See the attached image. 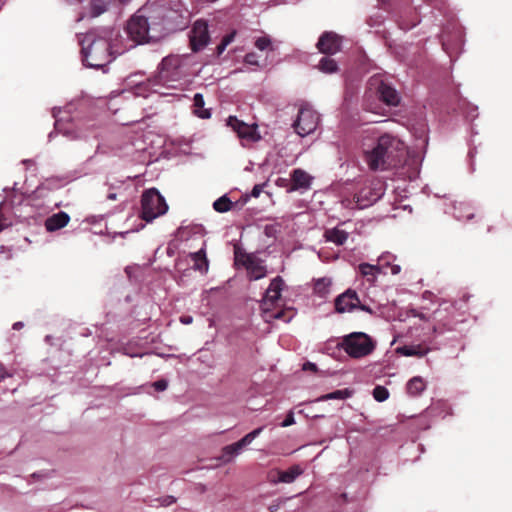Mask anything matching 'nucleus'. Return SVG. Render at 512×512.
<instances>
[{
    "mask_svg": "<svg viewBox=\"0 0 512 512\" xmlns=\"http://www.w3.org/2000/svg\"><path fill=\"white\" fill-rule=\"evenodd\" d=\"M81 45L82 63L87 68L102 69L109 64L116 55L128 50L122 46V36L116 29L109 27L97 28L86 34H77Z\"/></svg>",
    "mask_w": 512,
    "mask_h": 512,
    "instance_id": "f03ea898",
    "label": "nucleus"
},
{
    "mask_svg": "<svg viewBox=\"0 0 512 512\" xmlns=\"http://www.w3.org/2000/svg\"><path fill=\"white\" fill-rule=\"evenodd\" d=\"M295 423V418L293 412H289L286 418L281 423L282 427H289Z\"/></svg>",
    "mask_w": 512,
    "mask_h": 512,
    "instance_id": "79ce46f5",
    "label": "nucleus"
},
{
    "mask_svg": "<svg viewBox=\"0 0 512 512\" xmlns=\"http://www.w3.org/2000/svg\"><path fill=\"white\" fill-rule=\"evenodd\" d=\"M367 109L370 111H374V109L371 106H367Z\"/></svg>",
    "mask_w": 512,
    "mask_h": 512,
    "instance_id": "052dcab7",
    "label": "nucleus"
},
{
    "mask_svg": "<svg viewBox=\"0 0 512 512\" xmlns=\"http://www.w3.org/2000/svg\"><path fill=\"white\" fill-rule=\"evenodd\" d=\"M433 348H435V346L427 347V346H424L421 344L405 345V346L398 347L396 349V352L402 356H407V357H410V356L423 357Z\"/></svg>",
    "mask_w": 512,
    "mask_h": 512,
    "instance_id": "393cba45",
    "label": "nucleus"
},
{
    "mask_svg": "<svg viewBox=\"0 0 512 512\" xmlns=\"http://www.w3.org/2000/svg\"><path fill=\"white\" fill-rule=\"evenodd\" d=\"M264 427H259L254 429L253 431L246 434L243 438H241L239 441H237L238 446L243 449L244 447L248 446L253 442V440L260 435V433L263 431Z\"/></svg>",
    "mask_w": 512,
    "mask_h": 512,
    "instance_id": "c9c22d12",
    "label": "nucleus"
},
{
    "mask_svg": "<svg viewBox=\"0 0 512 512\" xmlns=\"http://www.w3.org/2000/svg\"><path fill=\"white\" fill-rule=\"evenodd\" d=\"M283 287L284 280L282 277L276 276L274 279H272L265 291L262 306L266 322H271L272 320H281L284 323H289L296 315V311L293 308L280 309L275 311H272L269 308V306L274 305V303L279 300Z\"/></svg>",
    "mask_w": 512,
    "mask_h": 512,
    "instance_id": "39448f33",
    "label": "nucleus"
},
{
    "mask_svg": "<svg viewBox=\"0 0 512 512\" xmlns=\"http://www.w3.org/2000/svg\"><path fill=\"white\" fill-rule=\"evenodd\" d=\"M213 208L219 213L228 212L232 208V201L227 195H223L214 201Z\"/></svg>",
    "mask_w": 512,
    "mask_h": 512,
    "instance_id": "72a5a7b5",
    "label": "nucleus"
},
{
    "mask_svg": "<svg viewBox=\"0 0 512 512\" xmlns=\"http://www.w3.org/2000/svg\"><path fill=\"white\" fill-rule=\"evenodd\" d=\"M242 449L238 446L237 442L223 447L219 460L223 463L231 462L235 457L241 453Z\"/></svg>",
    "mask_w": 512,
    "mask_h": 512,
    "instance_id": "c756f323",
    "label": "nucleus"
},
{
    "mask_svg": "<svg viewBox=\"0 0 512 512\" xmlns=\"http://www.w3.org/2000/svg\"><path fill=\"white\" fill-rule=\"evenodd\" d=\"M400 271H401V267H400V265L395 264V265H391V266H390V272H391L393 275H396V274L400 273Z\"/></svg>",
    "mask_w": 512,
    "mask_h": 512,
    "instance_id": "8fccbe9b",
    "label": "nucleus"
},
{
    "mask_svg": "<svg viewBox=\"0 0 512 512\" xmlns=\"http://www.w3.org/2000/svg\"><path fill=\"white\" fill-rule=\"evenodd\" d=\"M69 111H63L60 107L52 109V115L55 118L54 131L49 134V140L54 133L62 134L70 140L78 139L82 134L76 128V125L69 118Z\"/></svg>",
    "mask_w": 512,
    "mask_h": 512,
    "instance_id": "9b49d317",
    "label": "nucleus"
},
{
    "mask_svg": "<svg viewBox=\"0 0 512 512\" xmlns=\"http://www.w3.org/2000/svg\"><path fill=\"white\" fill-rule=\"evenodd\" d=\"M317 48L323 54L333 55L341 49V38L333 32H324L318 42Z\"/></svg>",
    "mask_w": 512,
    "mask_h": 512,
    "instance_id": "a211bd4d",
    "label": "nucleus"
},
{
    "mask_svg": "<svg viewBox=\"0 0 512 512\" xmlns=\"http://www.w3.org/2000/svg\"><path fill=\"white\" fill-rule=\"evenodd\" d=\"M180 13L167 0H149L128 21L122 46L128 50L148 41H158L177 24Z\"/></svg>",
    "mask_w": 512,
    "mask_h": 512,
    "instance_id": "f257e3e1",
    "label": "nucleus"
},
{
    "mask_svg": "<svg viewBox=\"0 0 512 512\" xmlns=\"http://www.w3.org/2000/svg\"><path fill=\"white\" fill-rule=\"evenodd\" d=\"M23 327H24V323H23V322H21V321L15 322V323L13 324V329H14V330H20V329H21V328H23Z\"/></svg>",
    "mask_w": 512,
    "mask_h": 512,
    "instance_id": "603ef678",
    "label": "nucleus"
},
{
    "mask_svg": "<svg viewBox=\"0 0 512 512\" xmlns=\"http://www.w3.org/2000/svg\"><path fill=\"white\" fill-rule=\"evenodd\" d=\"M337 346L344 350L351 358L360 359L374 351L376 342L364 332H352L345 335Z\"/></svg>",
    "mask_w": 512,
    "mask_h": 512,
    "instance_id": "423d86ee",
    "label": "nucleus"
},
{
    "mask_svg": "<svg viewBox=\"0 0 512 512\" xmlns=\"http://www.w3.org/2000/svg\"><path fill=\"white\" fill-rule=\"evenodd\" d=\"M436 319L438 321V324L433 327V332L436 335H441L445 331H452L455 329L456 322L445 321L441 316L440 310L436 312Z\"/></svg>",
    "mask_w": 512,
    "mask_h": 512,
    "instance_id": "7c9ffc66",
    "label": "nucleus"
},
{
    "mask_svg": "<svg viewBox=\"0 0 512 512\" xmlns=\"http://www.w3.org/2000/svg\"><path fill=\"white\" fill-rule=\"evenodd\" d=\"M152 386L156 391L162 392L165 391L168 387V382L165 379H160L158 381H155Z\"/></svg>",
    "mask_w": 512,
    "mask_h": 512,
    "instance_id": "ea45409f",
    "label": "nucleus"
},
{
    "mask_svg": "<svg viewBox=\"0 0 512 512\" xmlns=\"http://www.w3.org/2000/svg\"><path fill=\"white\" fill-rule=\"evenodd\" d=\"M368 92H374L385 105L390 107H397L401 102L400 93L379 75L369 79Z\"/></svg>",
    "mask_w": 512,
    "mask_h": 512,
    "instance_id": "9d476101",
    "label": "nucleus"
},
{
    "mask_svg": "<svg viewBox=\"0 0 512 512\" xmlns=\"http://www.w3.org/2000/svg\"><path fill=\"white\" fill-rule=\"evenodd\" d=\"M111 0H91V16L97 17L107 10Z\"/></svg>",
    "mask_w": 512,
    "mask_h": 512,
    "instance_id": "f704fd0d",
    "label": "nucleus"
},
{
    "mask_svg": "<svg viewBox=\"0 0 512 512\" xmlns=\"http://www.w3.org/2000/svg\"><path fill=\"white\" fill-rule=\"evenodd\" d=\"M352 396V391L349 389L335 390L331 393L320 396L317 401H328V400H345Z\"/></svg>",
    "mask_w": 512,
    "mask_h": 512,
    "instance_id": "2f4dec72",
    "label": "nucleus"
},
{
    "mask_svg": "<svg viewBox=\"0 0 512 512\" xmlns=\"http://www.w3.org/2000/svg\"><path fill=\"white\" fill-rule=\"evenodd\" d=\"M189 55H168L162 59L157 73L149 81L154 92L160 93L158 87L176 88L181 81L193 74Z\"/></svg>",
    "mask_w": 512,
    "mask_h": 512,
    "instance_id": "20e7f679",
    "label": "nucleus"
},
{
    "mask_svg": "<svg viewBox=\"0 0 512 512\" xmlns=\"http://www.w3.org/2000/svg\"><path fill=\"white\" fill-rule=\"evenodd\" d=\"M189 38L193 52L203 50L210 42L208 23L202 19L195 21L190 31Z\"/></svg>",
    "mask_w": 512,
    "mask_h": 512,
    "instance_id": "2eb2a0df",
    "label": "nucleus"
},
{
    "mask_svg": "<svg viewBox=\"0 0 512 512\" xmlns=\"http://www.w3.org/2000/svg\"><path fill=\"white\" fill-rule=\"evenodd\" d=\"M319 70L324 73H334L338 69L336 61L329 57H322L318 64Z\"/></svg>",
    "mask_w": 512,
    "mask_h": 512,
    "instance_id": "473e14b6",
    "label": "nucleus"
},
{
    "mask_svg": "<svg viewBox=\"0 0 512 512\" xmlns=\"http://www.w3.org/2000/svg\"><path fill=\"white\" fill-rule=\"evenodd\" d=\"M264 185L265 184H256L253 188H252V191L250 193V196L251 197H254V198H257L260 196V194L262 193L263 191V188H264Z\"/></svg>",
    "mask_w": 512,
    "mask_h": 512,
    "instance_id": "37998d69",
    "label": "nucleus"
},
{
    "mask_svg": "<svg viewBox=\"0 0 512 512\" xmlns=\"http://www.w3.org/2000/svg\"><path fill=\"white\" fill-rule=\"evenodd\" d=\"M279 506H280V503L275 504V505H271V506H269V510H270L271 512L277 511V509L279 508Z\"/></svg>",
    "mask_w": 512,
    "mask_h": 512,
    "instance_id": "4d7b16f0",
    "label": "nucleus"
},
{
    "mask_svg": "<svg viewBox=\"0 0 512 512\" xmlns=\"http://www.w3.org/2000/svg\"><path fill=\"white\" fill-rule=\"evenodd\" d=\"M393 259V256L389 253L382 254L379 257V262L382 264H369V263H361L358 265V273L361 277L365 278L367 282L370 284H374L378 278V276L383 272V265L390 266V260Z\"/></svg>",
    "mask_w": 512,
    "mask_h": 512,
    "instance_id": "dca6fc26",
    "label": "nucleus"
},
{
    "mask_svg": "<svg viewBox=\"0 0 512 512\" xmlns=\"http://www.w3.org/2000/svg\"><path fill=\"white\" fill-rule=\"evenodd\" d=\"M426 388V383L423 378L416 376L411 378L406 386L407 393L411 396L420 395Z\"/></svg>",
    "mask_w": 512,
    "mask_h": 512,
    "instance_id": "c85d7f7f",
    "label": "nucleus"
},
{
    "mask_svg": "<svg viewBox=\"0 0 512 512\" xmlns=\"http://www.w3.org/2000/svg\"><path fill=\"white\" fill-rule=\"evenodd\" d=\"M357 309H360V310L365 311V312L370 313V314L373 313V310L368 305L362 304L361 302L358 305Z\"/></svg>",
    "mask_w": 512,
    "mask_h": 512,
    "instance_id": "09e8293b",
    "label": "nucleus"
},
{
    "mask_svg": "<svg viewBox=\"0 0 512 512\" xmlns=\"http://www.w3.org/2000/svg\"><path fill=\"white\" fill-rule=\"evenodd\" d=\"M384 195V187L380 181H372L369 184L364 185L356 194H355V203L358 209H365Z\"/></svg>",
    "mask_w": 512,
    "mask_h": 512,
    "instance_id": "ddd939ff",
    "label": "nucleus"
},
{
    "mask_svg": "<svg viewBox=\"0 0 512 512\" xmlns=\"http://www.w3.org/2000/svg\"><path fill=\"white\" fill-rule=\"evenodd\" d=\"M227 125L237 133L243 147L255 143L261 138L256 125L246 124L235 116L228 117Z\"/></svg>",
    "mask_w": 512,
    "mask_h": 512,
    "instance_id": "4468645a",
    "label": "nucleus"
},
{
    "mask_svg": "<svg viewBox=\"0 0 512 512\" xmlns=\"http://www.w3.org/2000/svg\"><path fill=\"white\" fill-rule=\"evenodd\" d=\"M245 63L249 65H255L258 66L259 62L257 59V55L254 52L247 53L244 58Z\"/></svg>",
    "mask_w": 512,
    "mask_h": 512,
    "instance_id": "58836bf2",
    "label": "nucleus"
},
{
    "mask_svg": "<svg viewBox=\"0 0 512 512\" xmlns=\"http://www.w3.org/2000/svg\"><path fill=\"white\" fill-rule=\"evenodd\" d=\"M425 132H426V130L423 128V129H422V137H423V138H422V140H421V145H427V143H428V140H427V138H426Z\"/></svg>",
    "mask_w": 512,
    "mask_h": 512,
    "instance_id": "864d4df0",
    "label": "nucleus"
},
{
    "mask_svg": "<svg viewBox=\"0 0 512 512\" xmlns=\"http://www.w3.org/2000/svg\"><path fill=\"white\" fill-rule=\"evenodd\" d=\"M5 377V369L4 367L0 364V381L3 380Z\"/></svg>",
    "mask_w": 512,
    "mask_h": 512,
    "instance_id": "6e6d98bb",
    "label": "nucleus"
},
{
    "mask_svg": "<svg viewBox=\"0 0 512 512\" xmlns=\"http://www.w3.org/2000/svg\"><path fill=\"white\" fill-rule=\"evenodd\" d=\"M191 261L193 262V269L205 275L209 270V261L206 255V243L204 242L202 247L193 253L189 254Z\"/></svg>",
    "mask_w": 512,
    "mask_h": 512,
    "instance_id": "4be33fe9",
    "label": "nucleus"
},
{
    "mask_svg": "<svg viewBox=\"0 0 512 512\" xmlns=\"http://www.w3.org/2000/svg\"><path fill=\"white\" fill-rule=\"evenodd\" d=\"M302 369L304 371L316 372L317 371V365L315 363H313V362L307 361V362H305L303 364Z\"/></svg>",
    "mask_w": 512,
    "mask_h": 512,
    "instance_id": "a18cd8bd",
    "label": "nucleus"
},
{
    "mask_svg": "<svg viewBox=\"0 0 512 512\" xmlns=\"http://www.w3.org/2000/svg\"><path fill=\"white\" fill-rule=\"evenodd\" d=\"M464 44V29L458 21L450 22L443 30L442 47L452 59L462 51Z\"/></svg>",
    "mask_w": 512,
    "mask_h": 512,
    "instance_id": "1a4fd4ad",
    "label": "nucleus"
},
{
    "mask_svg": "<svg viewBox=\"0 0 512 512\" xmlns=\"http://www.w3.org/2000/svg\"><path fill=\"white\" fill-rule=\"evenodd\" d=\"M318 123V113L312 107L304 105L299 109L292 126L300 137H305L317 129Z\"/></svg>",
    "mask_w": 512,
    "mask_h": 512,
    "instance_id": "f8f14e48",
    "label": "nucleus"
},
{
    "mask_svg": "<svg viewBox=\"0 0 512 512\" xmlns=\"http://www.w3.org/2000/svg\"><path fill=\"white\" fill-rule=\"evenodd\" d=\"M476 111H477V107H474V108H473V110H472V112H471V117H472V118L477 117V113L473 114V112H476Z\"/></svg>",
    "mask_w": 512,
    "mask_h": 512,
    "instance_id": "bf43d9fd",
    "label": "nucleus"
},
{
    "mask_svg": "<svg viewBox=\"0 0 512 512\" xmlns=\"http://www.w3.org/2000/svg\"><path fill=\"white\" fill-rule=\"evenodd\" d=\"M303 473V469L299 465H294L290 467L286 471H279L278 472V480H275L274 483H292L296 480L298 476H300Z\"/></svg>",
    "mask_w": 512,
    "mask_h": 512,
    "instance_id": "bb28decb",
    "label": "nucleus"
},
{
    "mask_svg": "<svg viewBox=\"0 0 512 512\" xmlns=\"http://www.w3.org/2000/svg\"><path fill=\"white\" fill-rule=\"evenodd\" d=\"M180 322L184 325H189L193 322V317L190 315H183L180 317Z\"/></svg>",
    "mask_w": 512,
    "mask_h": 512,
    "instance_id": "de8ad7c7",
    "label": "nucleus"
},
{
    "mask_svg": "<svg viewBox=\"0 0 512 512\" xmlns=\"http://www.w3.org/2000/svg\"><path fill=\"white\" fill-rule=\"evenodd\" d=\"M419 22V20H414L410 23L406 22L404 19H401L399 21V26L402 30H410L412 29L413 27L416 26V24Z\"/></svg>",
    "mask_w": 512,
    "mask_h": 512,
    "instance_id": "a19ab883",
    "label": "nucleus"
},
{
    "mask_svg": "<svg viewBox=\"0 0 512 512\" xmlns=\"http://www.w3.org/2000/svg\"><path fill=\"white\" fill-rule=\"evenodd\" d=\"M360 299L355 290L348 289L335 299V309L339 313L351 312L357 309Z\"/></svg>",
    "mask_w": 512,
    "mask_h": 512,
    "instance_id": "f3484780",
    "label": "nucleus"
},
{
    "mask_svg": "<svg viewBox=\"0 0 512 512\" xmlns=\"http://www.w3.org/2000/svg\"><path fill=\"white\" fill-rule=\"evenodd\" d=\"M234 262L237 267L246 269L249 280H260L267 275L264 261L256 254L247 253L239 247H236L234 250Z\"/></svg>",
    "mask_w": 512,
    "mask_h": 512,
    "instance_id": "6e6552de",
    "label": "nucleus"
},
{
    "mask_svg": "<svg viewBox=\"0 0 512 512\" xmlns=\"http://www.w3.org/2000/svg\"><path fill=\"white\" fill-rule=\"evenodd\" d=\"M141 207V216L146 222H152L168 210L164 197L155 188L144 191L141 198Z\"/></svg>",
    "mask_w": 512,
    "mask_h": 512,
    "instance_id": "0eeeda50",
    "label": "nucleus"
},
{
    "mask_svg": "<svg viewBox=\"0 0 512 512\" xmlns=\"http://www.w3.org/2000/svg\"><path fill=\"white\" fill-rule=\"evenodd\" d=\"M446 214H451L458 221L471 220L474 217V212L469 204L450 202L444 208Z\"/></svg>",
    "mask_w": 512,
    "mask_h": 512,
    "instance_id": "aec40b11",
    "label": "nucleus"
},
{
    "mask_svg": "<svg viewBox=\"0 0 512 512\" xmlns=\"http://www.w3.org/2000/svg\"><path fill=\"white\" fill-rule=\"evenodd\" d=\"M271 46V39L268 36L258 37L255 41V47L260 51H264Z\"/></svg>",
    "mask_w": 512,
    "mask_h": 512,
    "instance_id": "4c0bfd02",
    "label": "nucleus"
},
{
    "mask_svg": "<svg viewBox=\"0 0 512 512\" xmlns=\"http://www.w3.org/2000/svg\"><path fill=\"white\" fill-rule=\"evenodd\" d=\"M117 198V193L116 192H110L108 195H107V199L109 200H116Z\"/></svg>",
    "mask_w": 512,
    "mask_h": 512,
    "instance_id": "5fc2aeb1",
    "label": "nucleus"
},
{
    "mask_svg": "<svg viewBox=\"0 0 512 512\" xmlns=\"http://www.w3.org/2000/svg\"><path fill=\"white\" fill-rule=\"evenodd\" d=\"M173 502H175V498H174V497H172V496H170V497H169V500L165 503V505H169V504H171V503H173Z\"/></svg>",
    "mask_w": 512,
    "mask_h": 512,
    "instance_id": "13d9d810",
    "label": "nucleus"
},
{
    "mask_svg": "<svg viewBox=\"0 0 512 512\" xmlns=\"http://www.w3.org/2000/svg\"><path fill=\"white\" fill-rule=\"evenodd\" d=\"M405 144L396 136L383 134L377 138L371 149L364 152V160L374 171L397 167L405 152Z\"/></svg>",
    "mask_w": 512,
    "mask_h": 512,
    "instance_id": "7ed1b4c3",
    "label": "nucleus"
},
{
    "mask_svg": "<svg viewBox=\"0 0 512 512\" xmlns=\"http://www.w3.org/2000/svg\"><path fill=\"white\" fill-rule=\"evenodd\" d=\"M312 283L314 296L321 300H326L330 296L333 284L331 277L314 278Z\"/></svg>",
    "mask_w": 512,
    "mask_h": 512,
    "instance_id": "412c9836",
    "label": "nucleus"
},
{
    "mask_svg": "<svg viewBox=\"0 0 512 512\" xmlns=\"http://www.w3.org/2000/svg\"><path fill=\"white\" fill-rule=\"evenodd\" d=\"M13 216L12 206L5 201L0 202V232L13 224Z\"/></svg>",
    "mask_w": 512,
    "mask_h": 512,
    "instance_id": "a878e982",
    "label": "nucleus"
},
{
    "mask_svg": "<svg viewBox=\"0 0 512 512\" xmlns=\"http://www.w3.org/2000/svg\"><path fill=\"white\" fill-rule=\"evenodd\" d=\"M372 395L377 402H384L389 398V391L386 387L377 385L373 389Z\"/></svg>",
    "mask_w": 512,
    "mask_h": 512,
    "instance_id": "e433bc0d",
    "label": "nucleus"
},
{
    "mask_svg": "<svg viewBox=\"0 0 512 512\" xmlns=\"http://www.w3.org/2000/svg\"><path fill=\"white\" fill-rule=\"evenodd\" d=\"M234 38H235V32H231V33L225 35L221 41L224 42L226 44V46H228L229 44H231L234 41Z\"/></svg>",
    "mask_w": 512,
    "mask_h": 512,
    "instance_id": "49530a36",
    "label": "nucleus"
},
{
    "mask_svg": "<svg viewBox=\"0 0 512 512\" xmlns=\"http://www.w3.org/2000/svg\"><path fill=\"white\" fill-rule=\"evenodd\" d=\"M205 101L203 94L196 93L193 98L194 114L201 119H209L211 112L209 109L204 108Z\"/></svg>",
    "mask_w": 512,
    "mask_h": 512,
    "instance_id": "cd10ccee",
    "label": "nucleus"
},
{
    "mask_svg": "<svg viewBox=\"0 0 512 512\" xmlns=\"http://www.w3.org/2000/svg\"><path fill=\"white\" fill-rule=\"evenodd\" d=\"M227 48L226 44L224 42H220V44L217 46V54L221 55L225 49Z\"/></svg>",
    "mask_w": 512,
    "mask_h": 512,
    "instance_id": "3c124183",
    "label": "nucleus"
},
{
    "mask_svg": "<svg viewBox=\"0 0 512 512\" xmlns=\"http://www.w3.org/2000/svg\"><path fill=\"white\" fill-rule=\"evenodd\" d=\"M291 181L289 191H307L311 188L313 177L305 170L297 168L291 172Z\"/></svg>",
    "mask_w": 512,
    "mask_h": 512,
    "instance_id": "6ab92c4d",
    "label": "nucleus"
},
{
    "mask_svg": "<svg viewBox=\"0 0 512 512\" xmlns=\"http://www.w3.org/2000/svg\"><path fill=\"white\" fill-rule=\"evenodd\" d=\"M103 218H104L103 215H91L85 219V222L93 225V224H96L97 222L101 221Z\"/></svg>",
    "mask_w": 512,
    "mask_h": 512,
    "instance_id": "c03bdc74",
    "label": "nucleus"
},
{
    "mask_svg": "<svg viewBox=\"0 0 512 512\" xmlns=\"http://www.w3.org/2000/svg\"><path fill=\"white\" fill-rule=\"evenodd\" d=\"M69 221L70 216L66 212L60 211L49 216L45 220L44 225L48 232H54L61 228H64L69 223Z\"/></svg>",
    "mask_w": 512,
    "mask_h": 512,
    "instance_id": "5701e85b",
    "label": "nucleus"
},
{
    "mask_svg": "<svg viewBox=\"0 0 512 512\" xmlns=\"http://www.w3.org/2000/svg\"><path fill=\"white\" fill-rule=\"evenodd\" d=\"M323 237L327 242H331L334 243L335 245L340 246L347 241L349 233L341 229L340 227H334L326 229Z\"/></svg>",
    "mask_w": 512,
    "mask_h": 512,
    "instance_id": "b1692460",
    "label": "nucleus"
}]
</instances>
